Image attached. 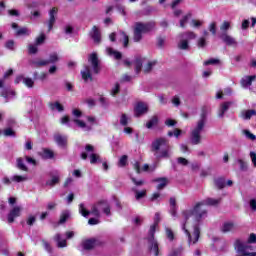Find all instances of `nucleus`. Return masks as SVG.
<instances>
[{"mask_svg": "<svg viewBox=\"0 0 256 256\" xmlns=\"http://www.w3.org/2000/svg\"><path fill=\"white\" fill-rule=\"evenodd\" d=\"M219 203H221V199L207 198L202 202H198L193 209L182 212V216L185 221H187L190 217H195L196 220L192 233L187 230V222L182 225V229L188 237L189 245H195V243L199 241V237L201 235V231L199 230V222L207 217V210H201V207H203V205H219Z\"/></svg>", "mask_w": 256, "mask_h": 256, "instance_id": "obj_1", "label": "nucleus"}, {"mask_svg": "<svg viewBox=\"0 0 256 256\" xmlns=\"http://www.w3.org/2000/svg\"><path fill=\"white\" fill-rule=\"evenodd\" d=\"M151 151L158 161L171 157V145H169L167 138H156L151 144Z\"/></svg>", "mask_w": 256, "mask_h": 256, "instance_id": "obj_2", "label": "nucleus"}, {"mask_svg": "<svg viewBox=\"0 0 256 256\" xmlns=\"http://www.w3.org/2000/svg\"><path fill=\"white\" fill-rule=\"evenodd\" d=\"M101 211L105 213L108 217L111 215V206L109 202L102 200L94 204L91 208V211H88L85 208V204L81 203L79 205V213L82 214V217H89V215H94V217H101Z\"/></svg>", "mask_w": 256, "mask_h": 256, "instance_id": "obj_3", "label": "nucleus"}, {"mask_svg": "<svg viewBox=\"0 0 256 256\" xmlns=\"http://www.w3.org/2000/svg\"><path fill=\"white\" fill-rule=\"evenodd\" d=\"M209 113V108L204 106L202 108L201 117L198 120L196 127L192 130L190 135V141L192 145H199L201 143V133H203V129H205V125H207V114Z\"/></svg>", "mask_w": 256, "mask_h": 256, "instance_id": "obj_4", "label": "nucleus"}, {"mask_svg": "<svg viewBox=\"0 0 256 256\" xmlns=\"http://www.w3.org/2000/svg\"><path fill=\"white\" fill-rule=\"evenodd\" d=\"M159 223H161V214L157 212L154 216V223L150 226L148 232V245L150 251H153L155 256H159V243L155 240V231H157V227H159Z\"/></svg>", "mask_w": 256, "mask_h": 256, "instance_id": "obj_5", "label": "nucleus"}, {"mask_svg": "<svg viewBox=\"0 0 256 256\" xmlns=\"http://www.w3.org/2000/svg\"><path fill=\"white\" fill-rule=\"evenodd\" d=\"M155 29V22H136L134 24L133 41L139 43L143 39V34L151 33Z\"/></svg>", "mask_w": 256, "mask_h": 256, "instance_id": "obj_6", "label": "nucleus"}, {"mask_svg": "<svg viewBox=\"0 0 256 256\" xmlns=\"http://www.w3.org/2000/svg\"><path fill=\"white\" fill-rule=\"evenodd\" d=\"M80 157L84 161H87V157H89L91 165H95L97 163H103V160H101V156L95 153V146L91 144H86L85 152H82Z\"/></svg>", "mask_w": 256, "mask_h": 256, "instance_id": "obj_7", "label": "nucleus"}, {"mask_svg": "<svg viewBox=\"0 0 256 256\" xmlns=\"http://www.w3.org/2000/svg\"><path fill=\"white\" fill-rule=\"evenodd\" d=\"M180 41L178 42V49L182 51H188L189 49V41H193V39H197V34L193 31H186L179 34Z\"/></svg>", "mask_w": 256, "mask_h": 256, "instance_id": "obj_8", "label": "nucleus"}, {"mask_svg": "<svg viewBox=\"0 0 256 256\" xmlns=\"http://www.w3.org/2000/svg\"><path fill=\"white\" fill-rule=\"evenodd\" d=\"M234 248L240 255L237 256H255V253H249V249H251V246L243 243V241L237 239L234 243Z\"/></svg>", "mask_w": 256, "mask_h": 256, "instance_id": "obj_9", "label": "nucleus"}, {"mask_svg": "<svg viewBox=\"0 0 256 256\" xmlns=\"http://www.w3.org/2000/svg\"><path fill=\"white\" fill-rule=\"evenodd\" d=\"M88 63L91 64L93 73L98 75L101 71V65L99 64V57L97 56V53H92L88 57Z\"/></svg>", "mask_w": 256, "mask_h": 256, "instance_id": "obj_10", "label": "nucleus"}, {"mask_svg": "<svg viewBox=\"0 0 256 256\" xmlns=\"http://www.w3.org/2000/svg\"><path fill=\"white\" fill-rule=\"evenodd\" d=\"M74 123H76V125H78L81 129L85 130V131H91L93 129V125L95 123V117L93 116H88L87 117V121L90 125H87L83 120H79V119H74L73 120Z\"/></svg>", "mask_w": 256, "mask_h": 256, "instance_id": "obj_11", "label": "nucleus"}, {"mask_svg": "<svg viewBox=\"0 0 256 256\" xmlns=\"http://www.w3.org/2000/svg\"><path fill=\"white\" fill-rule=\"evenodd\" d=\"M21 211H23V208L20 206H15L12 210H10L7 216L8 223H14L17 217H21Z\"/></svg>", "mask_w": 256, "mask_h": 256, "instance_id": "obj_12", "label": "nucleus"}, {"mask_svg": "<svg viewBox=\"0 0 256 256\" xmlns=\"http://www.w3.org/2000/svg\"><path fill=\"white\" fill-rule=\"evenodd\" d=\"M220 39L229 47H237L238 45L237 40H235V38H233L231 35L227 34V32H222Z\"/></svg>", "mask_w": 256, "mask_h": 256, "instance_id": "obj_13", "label": "nucleus"}, {"mask_svg": "<svg viewBox=\"0 0 256 256\" xmlns=\"http://www.w3.org/2000/svg\"><path fill=\"white\" fill-rule=\"evenodd\" d=\"M147 111H149L147 104L139 102L134 108L135 117H141V115H145Z\"/></svg>", "mask_w": 256, "mask_h": 256, "instance_id": "obj_14", "label": "nucleus"}, {"mask_svg": "<svg viewBox=\"0 0 256 256\" xmlns=\"http://www.w3.org/2000/svg\"><path fill=\"white\" fill-rule=\"evenodd\" d=\"M220 231L222 233H233V231H237V225L231 221L224 222L220 228Z\"/></svg>", "mask_w": 256, "mask_h": 256, "instance_id": "obj_15", "label": "nucleus"}, {"mask_svg": "<svg viewBox=\"0 0 256 256\" xmlns=\"http://www.w3.org/2000/svg\"><path fill=\"white\" fill-rule=\"evenodd\" d=\"M90 37L93 39L94 43H101V30L97 26H93L91 31H90Z\"/></svg>", "mask_w": 256, "mask_h": 256, "instance_id": "obj_16", "label": "nucleus"}, {"mask_svg": "<svg viewBox=\"0 0 256 256\" xmlns=\"http://www.w3.org/2000/svg\"><path fill=\"white\" fill-rule=\"evenodd\" d=\"M58 9L57 8H52L49 12V20H48V31H51L53 29V26L55 25V17H57V13H58Z\"/></svg>", "mask_w": 256, "mask_h": 256, "instance_id": "obj_17", "label": "nucleus"}, {"mask_svg": "<svg viewBox=\"0 0 256 256\" xmlns=\"http://www.w3.org/2000/svg\"><path fill=\"white\" fill-rule=\"evenodd\" d=\"M232 105H235V102L230 101V102L222 103L220 105L218 117H224L225 113H227V111H229V109L232 107Z\"/></svg>", "mask_w": 256, "mask_h": 256, "instance_id": "obj_18", "label": "nucleus"}, {"mask_svg": "<svg viewBox=\"0 0 256 256\" xmlns=\"http://www.w3.org/2000/svg\"><path fill=\"white\" fill-rule=\"evenodd\" d=\"M153 182L158 183L156 187L158 191H162V189H165L167 185H169V179H167L166 177L156 178L153 180Z\"/></svg>", "mask_w": 256, "mask_h": 256, "instance_id": "obj_19", "label": "nucleus"}, {"mask_svg": "<svg viewBox=\"0 0 256 256\" xmlns=\"http://www.w3.org/2000/svg\"><path fill=\"white\" fill-rule=\"evenodd\" d=\"M95 245H97V240L93 238L82 242V248L84 251H91V249H95Z\"/></svg>", "mask_w": 256, "mask_h": 256, "instance_id": "obj_20", "label": "nucleus"}, {"mask_svg": "<svg viewBox=\"0 0 256 256\" xmlns=\"http://www.w3.org/2000/svg\"><path fill=\"white\" fill-rule=\"evenodd\" d=\"M256 76H245L244 78L241 79V85L244 89H247L248 87H251L253 85V81H255Z\"/></svg>", "mask_w": 256, "mask_h": 256, "instance_id": "obj_21", "label": "nucleus"}, {"mask_svg": "<svg viewBox=\"0 0 256 256\" xmlns=\"http://www.w3.org/2000/svg\"><path fill=\"white\" fill-rule=\"evenodd\" d=\"M54 140L59 145V147H67V136H63L61 134H55Z\"/></svg>", "mask_w": 256, "mask_h": 256, "instance_id": "obj_22", "label": "nucleus"}, {"mask_svg": "<svg viewBox=\"0 0 256 256\" xmlns=\"http://www.w3.org/2000/svg\"><path fill=\"white\" fill-rule=\"evenodd\" d=\"M82 79L87 81H93V76L91 75V67L85 66L84 70L81 71Z\"/></svg>", "mask_w": 256, "mask_h": 256, "instance_id": "obj_23", "label": "nucleus"}, {"mask_svg": "<svg viewBox=\"0 0 256 256\" xmlns=\"http://www.w3.org/2000/svg\"><path fill=\"white\" fill-rule=\"evenodd\" d=\"M38 155L42 157V159H53L55 157V153H53L52 150H49L48 148H43Z\"/></svg>", "mask_w": 256, "mask_h": 256, "instance_id": "obj_24", "label": "nucleus"}, {"mask_svg": "<svg viewBox=\"0 0 256 256\" xmlns=\"http://www.w3.org/2000/svg\"><path fill=\"white\" fill-rule=\"evenodd\" d=\"M118 41H120V43H123V47H129V36L124 31H120L118 33Z\"/></svg>", "mask_w": 256, "mask_h": 256, "instance_id": "obj_25", "label": "nucleus"}, {"mask_svg": "<svg viewBox=\"0 0 256 256\" xmlns=\"http://www.w3.org/2000/svg\"><path fill=\"white\" fill-rule=\"evenodd\" d=\"M132 63L135 67V73L139 75L141 73V69H143V58L136 57Z\"/></svg>", "mask_w": 256, "mask_h": 256, "instance_id": "obj_26", "label": "nucleus"}, {"mask_svg": "<svg viewBox=\"0 0 256 256\" xmlns=\"http://www.w3.org/2000/svg\"><path fill=\"white\" fill-rule=\"evenodd\" d=\"M1 97H4L6 99V103L9 102V96L12 95V97H15L16 93L14 90H10L9 88H3L0 92Z\"/></svg>", "mask_w": 256, "mask_h": 256, "instance_id": "obj_27", "label": "nucleus"}, {"mask_svg": "<svg viewBox=\"0 0 256 256\" xmlns=\"http://www.w3.org/2000/svg\"><path fill=\"white\" fill-rule=\"evenodd\" d=\"M106 52L107 55H109L110 57H114V59H121V57H123V55L121 54V52L114 50L111 47L106 48Z\"/></svg>", "mask_w": 256, "mask_h": 256, "instance_id": "obj_28", "label": "nucleus"}, {"mask_svg": "<svg viewBox=\"0 0 256 256\" xmlns=\"http://www.w3.org/2000/svg\"><path fill=\"white\" fill-rule=\"evenodd\" d=\"M54 241H56L57 247L59 248L67 247V240L63 239L61 234H56L54 236Z\"/></svg>", "mask_w": 256, "mask_h": 256, "instance_id": "obj_29", "label": "nucleus"}, {"mask_svg": "<svg viewBox=\"0 0 256 256\" xmlns=\"http://www.w3.org/2000/svg\"><path fill=\"white\" fill-rule=\"evenodd\" d=\"M49 107H50L51 111H59V113L64 111L63 105H61V103H59V102H51V103H49Z\"/></svg>", "mask_w": 256, "mask_h": 256, "instance_id": "obj_30", "label": "nucleus"}, {"mask_svg": "<svg viewBox=\"0 0 256 256\" xmlns=\"http://www.w3.org/2000/svg\"><path fill=\"white\" fill-rule=\"evenodd\" d=\"M252 115H256L255 110H244V111L241 112V117L243 119H245L246 121H249V119H251Z\"/></svg>", "mask_w": 256, "mask_h": 256, "instance_id": "obj_31", "label": "nucleus"}, {"mask_svg": "<svg viewBox=\"0 0 256 256\" xmlns=\"http://www.w3.org/2000/svg\"><path fill=\"white\" fill-rule=\"evenodd\" d=\"M157 123H159V118L157 116H153L147 123H146V127L147 129H153V127H155V125H157Z\"/></svg>", "mask_w": 256, "mask_h": 256, "instance_id": "obj_32", "label": "nucleus"}, {"mask_svg": "<svg viewBox=\"0 0 256 256\" xmlns=\"http://www.w3.org/2000/svg\"><path fill=\"white\" fill-rule=\"evenodd\" d=\"M69 217H71V214L69 213V211L67 210L63 211L60 215L59 224L63 225V223H67V219H69Z\"/></svg>", "mask_w": 256, "mask_h": 256, "instance_id": "obj_33", "label": "nucleus"}, {"mask_svg": "<svg viewBox=\"0 0 256 256\" xmlns=\"http://www.w3.org/2000/svg\"><path fill=\"white\" fill-rule=\"evenodd\" d=\"M132 191L135 193V197H136L137 201H139V199H143V197H145L147 195V190L139 191V190L133 188Z\"/></svg>", "mask_w": 256, "mask_h": 256, "instance_id": "obj_34", "label": "nucleus"}, {"mask_svg": "<svg viewBox=\"0 0 256 256\" xmlns=\"http://www.w3.org/2000/svg\"><path fill=\"white\" fill-rule=\"evenodd\" d=\"M16 163L20 171H29V168H27L23 162V158H17Z\"/></svg>", "mask_w": 256, "mask_h": 256, "instance_id": "obj_35", "label": "nucleus"}, {"mask_svg": "<svg viewBox=\"0 0 256 256\" xmlns=\"http://www.w3.org/2000/svg\"><path fill=\"white\" fill-rule=\"evenodd\" d=\"M57 61H59V55L57 54V52L50 54L48 64L51 65L53 63H57Z\"/></svg>", "mask_w": 256, "mask_h": 256, "instance_id": "obj_36", "label": "nucleus"}, {"mask_svg": "<svg viewBox=\"0 0 256 256\" xmlns=\"http://www.w3.org/2000/svg\"><path fill=\"white\" fill-rule=\"evenodd\" d=\"M59 183V176H52L51 180H48L46 182V185H48L49 187H55V185H57Z\"/></svg>", "mask_w": 256, "mask_h": 256, "instance_id": "obj_37", "label": "nucleus"}, {"mask_svg": "<svg viewBox=\"0 0 256 256\" xmlns=\"http://www.w3.org/2000/svg\"><path fill=\"white\" fill-rule=\"evenodd\" d=\"M155 65H157L156 61L148 62L147 65L144 67V73H151Z\"/></svg>", "mask_w": 256, "mask_h": 256, "instance_id": "obj_38", "label": "nucleus"}, {"mask_svg": "<svg viewBox=\"0 0 256 256\" xmlns=\"http://www.w3.org/2000/svg\"><path fill=\"white\" fill-rule=\"evenodd\" d=\"M36 67H45L49 65V60H34L32 62Z\"/></svg>", "mask_w": 256, "mask_h": 256, "instance_id": "obj_39", "label": "nucleus"}, {"mask_svg": "<svg viewBox=\"0 0 256 256\" xmlns=\"http://www.w3.org/2000/svg\"><path fill=\"white\" fill-rule=\"evenodd\" d=\"M16 35H18V36H21V35L29 36V35H31V30L29 28H25V27L20 28V29L17 30Z\"/></svg>", "mask_w": 256, "mask_h": 256, "instance_id": "obj_40", "label": "nucleus"}, {"mask_svg": "<svg viewBox=\"0 0 256 256\" xmlns=\"http://www.w3.org/2000/svg\"><path fill=\"white\" fill-rule=\"evenodd\" d=\"M42 245L47 253H53V247L47 240H42Z\"/></svg>", "mask_w": 256, "mask_h": 256, "instance_id": "obj_41", "label": "nucleus"}, {"mask_svg": "<svg viewBox=\"0 0 256 256\" xmlns=\"http://www.w3.org/2000/svg\"><path fill=\"white\" fill-rule=\"evenodd\" d=\"M215 185L218 189H224V187H225V178H217L215 180Z\"/></svg>", "mask_w": 256, "mask_h": 256, "instance_id": "obj_42", "label": "nucleus"}, {"mask_svg": "<svg viewBox=\"0 0 256 256\" xmlns=\"http://www.w3.org/2000/svg\"><path fill=\"white\" fill-rule=\"evenodd\" d=\"M243 135L250 141H256V136L255 134L251 133L249 130H243Z\"/></svg>", "mask_w": 256, "mask_h": 256, "instance_id": "obj_43", "label": "nucleus"}, {"mask_svg": "<svg viewBox=\"0 0 256 256\" xmlns=\"http://www.w3.org/2000/svg\"><path fill=\"white\" fill-rule=\"evenodd\" d=\"M24 85H26V87H28L29 89H32V87H34V85H35V81H33V79H31V78H27V77H25L24 78Z\"/></svg>", "mask_w": 256, "mask_h": 256, "instance_id": "obj_44", "label": "nucleus"}, {"mask_svg": "<svg viewBox=\"0 0 256 256\" xmlns=\"http://www.w3.org/2000/svg\"><path fill=\"white\" fill-rule=\"evenodd\" d=\"M229 29H231V22L229 21H224L220 26V30L223 31V33H225V31H229Z\"/></svg>", "mask_w": 256, "mask_h": 256, "instance_id": "obj_45", "label": "nucleus"}, {"mask_svg": "<svg viewBox=\"0 0 256 256\" xmlns=\"http://www.w3.org/2000/svg\"><path fill=\"white\" fill-rule=\"evenodd\" d=\"M189 19H191V13L183 16V18L180 20V27H182V29H184L185 24L187 23V21H189Z\"/></svg>", "mask_w": 256, "mask_h": 256, "instance_id": "obj_46", "label": "nucleus"}, {"mask_svg": "<svg viewBox=\"0 0 256 256\" xmlns=\"http://www.w3.org/2000/svg\"><path fill=\"white\" fill-rule=\"evenodd\" d=\"M12 181H15L16 183H23V181H27V176L14 175L12 177Z\"/></svg>", "mask_w": 256, "mask_h": 256, "instance_id": "obj_47", "label": "nucleus"}, {"mask_svg": "<svg viewBox=\"0 0 256 256\" xmlns=\"http://www.w3.org/2000/svg\"><path fill=\"white\" fill-rule=\"evenodd\" d=\"M127 159H128V156L123 155L118 161V167H125V165H127Z\"/></svg>", "mask_w": 256, "mask_h": 256, "instance_id": "obj_48", "label": "nucleus"}, {"mask_svg": "<svg viewBox=\"0 0 256 256\" xmlns=\"http://www.w3.org/2000/svg\"><path fill=\"white\" fill-rule=\"evenodd\" d=\"M37 51H39V49L37 48L36 45H33V44L28 45V53H30V55H35Z\"/></svg>", "mask_w": 256, "mask_h": 256, "instance_id": "obj_49", "label": "nucleus"}, {"mask_svg": "<svg viewBox=\"0 0 256 256\" xmlns=\"http://www.w3.org/2000/svg\"><path fill=\"white\" fill-rule=\"evenodd\" d=\"M220 61L219 59H216V58H211L207 61L204 62V65L207 66V65H219Z\"/></svg>", "mask_w": 256, "mask_h": 256, "instance_id": "obj_50", "label": "nucleus"}, {"mask_svg": "<svg viewBox=\"0 0 256 256\" xmlns=\"http://www.w3.org/2000/svg\"><path fill=\"white\" fill-rule=\"evenodd\" d=\"M129 123V118L127 117V114H122L120 118V125H123L124 127L127 126Z\"/></svg>", "mask_w": 256, "mask_h": 256, "instance_id": "obj_51", "label": "nucleus"}, {"mask_svg": "<svg viewBox=\"0 0 256 256\" xmlns=\"http://www.w3.org/2000/svg\"><path fill=\"white\" fill-rule=\"evenodd\" d=\"M209 31L212 33V35H217V23L212 22L209 26Z\"/></svg>", "mask_w": 256, "mask_h": 256, "instance_id": "obj_52", "label": "nucleus"}, {"mask_svg": "<svg viewBox=\"0 0 256 256\" xmlns=\"http://www.w3.org/2000/svg\"><path fill=\"white\" fill-rule=\"evenodd\" d=\"M6 49H10V51H15V41L9 40L5 44Z\"/></svg>", "mask_w": 256, "mask_h": 256, "instance_id": "obj_53", "label": "nucleus"}, {"mask_svg": "<svg viewBox=\"0 0 256 256\" xmlns=\"http://www.w3.org/2000/svg\"><path fill=\"white\" fill-rule=\"evenodd\" d=\"M45 34L42 33L39 37L36 38V45H43L45 43Z\"/></svg>", "mask_w": 256, "mask_h": 256, "instance_id": "obj_54", "label": "nucleus"}, {"mask_svg": "<svg viewBox=\"0 0 256 256\" xmlns=\"http://www.w3.org/2000/svg\"><path fill=\"white\" fill-rule=\"evenodd\" d=\"M177 163L179 165H183L184 167H187V165H189V160H187L186 158H183V157H179L177 159Z\"/></svg>", "mask_w": 256, "mask_h": 256, "instance_id": "obj_55", "label": "nucleus"}, {"mask_svg": "<svg viewBox=\"0 0 256 256\" xmlns=\"http://www.w3.org/2000/svg\"><path fill=\"white\" fill-rule=\"evenodd\" d=\"M5 137H15V131L11 128H7L4 130Z\"/></svg>", "mask_w": 256, "mask_h": 256, "instance_id": "obj_56", "label": "nucleus"}, {"mask_svg": "<svg viewBox=\"0 0 256 256\" xmlns=\"http://www.w3.org/2000/svg\"><path fill=\"white\" fill-rule=\"evenodd\" d=\"M166 237L170 240L173 241V239H175V236L173 234V230H171L170 228H166Z\"/></svg>", "mask_w": 256, "mask_h": 256, "instance_id": "obj_57", "label": "nucleus"}, {"mask_svg": "<svg viewBox=\"0 0 256 256\" xmlns=\"http://www.w3.org/2000/svg\"><path fill=\"white\" fill-rule=\"evenodd\" d=\"M119 91H120L119 83H116L114 88L111 90V96L115 97V95H117Z\"/></svg>", "mask_w": 256, "mask_h": 256, "instance_id": "obj_58", "label": "nucleus"}, {"mask_svg": "<svg viewBox=\"0 0 256 256\" xmlns=\"http://www.w3.org/2000/svg\"><path fill=\"white\" fill-rule=\"evenodd\" d=\"M238 164L242 171H247V162L243 161L242 159H238Z\"/></svg>", "mask_w": 256, "mask_h": 256, "instance_id": "obj_59", "label": "nucleus"}, {"mask_svg": "<svg viewBox=\"0 0 256 256\" xmlns=\"http://www.w3.org/2000/svg\"><path fill=\"white\" fill-rule=\"evenodd\" d=\"M197 45H198V47L203 49V47H205V45H207V41L205 40V37L199 38Z\"/></svg>", "mask_w": 256, "mask_h": 256, "instance_id": "obj_60", "label": "nucleus"}, {"mask_svg": "<svg viewBox=\"0 0 256 256\" xmlns=\"http://www.w3.org/2000/svg\"><path fill=\"white\" fill-rule=\"evenodd\" d=\"M191 25H192V27L198 28V27H201V25H203V21L193 19L191 21Z\"/></svg>", "mask_w": 256, "mask_h": 256, "instance_id": "obj_61", "label": "nucleus"}, {"mask_svg": "<svg viewBox=\"0 0 256 256\" xmlns=\"http://www.w3.org/2000/svg\"><path fill=\"white\" fill-rule=\"evenodd\" d=\"M179 255H181V250H179V249L172 250V251L168 254V256H179Z\"/></svg>", "mask_w": 256, "mask_h": 256, "instance_id": "obj_62", "label": "nucleus"}, {"mask_svg": "<svg viewBox=\"0 0 256 256\" xmlns=\"http://www.w3.org/2000/svg\"><path fill=\"white\" fill-rule=\"evenodd\" d=\"M250 205V209H252V211H256V200L255 199H251L249 202Z\"/></svg>", "mask_w": 256, "mask_h": 256, "instance_id": "obj_63", "label": "nucleus"}, {"mask_svg": "<svg viewBox=\"0 0 256 256\" xmlns=\"http://www.w3.org/2000/svg\"><path fill=\"white\" fill-rule=\"evenodd\" d=\"M250 158H251V161H252L254 167H256V153L250 152Z\"/></svg>", "mask_w": 256, "mask_h": 256, "instance_id": "obj_64", "label": "nucleus"}]
</instances>
